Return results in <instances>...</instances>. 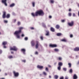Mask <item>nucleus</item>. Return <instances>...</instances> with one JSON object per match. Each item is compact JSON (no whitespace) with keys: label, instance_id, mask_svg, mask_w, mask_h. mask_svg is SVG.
Returning <instances> with one entry per match:
<instances>
[{"label":"nucleus","instance_id":"nucleus-1","mask_svg":"<svg viewBox=\"0 0 79 79\" xmlns=\"http://www.w3.org/2000/svg\"><path fill=\"white\" fill-rule=\"evenodd\" d=\"M31 15L33 17H35V16H38L39 15V16H44V12L43 10H40L37 11L35 12V14L34 13H32Z\"/></svg>","mask_w":79,"mask_h":79},{"label":"nucleus","instance_id":"nucleus-2","mask_svg":"<svg viewBox=\"0 0 79 79\" xmlns=\"http://www.w3.org/2000/svg\"><path fill=\"white\" fill-rule=\"evenodd\" d=\"M19 31H16L14 33V34L16 35V37L17 39L20 38V36L19 34L21 33V31L23 29V27H20L19 28Z\"/></svg>","mask_w":79,"mask_h":79},{"label":"nucleus","instance_id":"nucleus-3","mask_svg":"<svg viewBox=\"0 0 79 79\" xmlns=\"http://www.w3.org/2000/svg\"><path fill=\"white\" fill-rule=\"evenodd\" d=\"M6 12L5 11L3 12V15H2V17L3 18H9L10 17V15L9 14H8L6 16Z\"/></svg>","mask_w":79,"mask_h":79},{"label":"nucleus","instance_id":"nucleus-4","mask_svg":"<svg viewBox=\"0 0 79 79\" xmlns=\"http://www.w3.org/2000/svg\"><path fill=\"white\" fill-rule=\"evenodd\" d=\"M13 73L15 77H18V76H19V74L18 72H16L15 71H14L13 72Z\"/></svg>","mask_w":79,"mask_h":79},{"label":"nucleus","instance_id":"nucleus-5","mask_svg":"<svg viewBox=\"0 0 79 79\" xmlns=\"http://www.w3.org/2000/svg\"><path fill=\"white\" fill-rule=\"evenodd\" d=\"M10 50H14V51H17L18 49L16 47L14 46L12 48H10Z\"/></svg>","mask_w":79,"mask_h":79},{"label":"nucleus","instance_id":"nucleus-6","mask_svg":"<svg viewBox=\"0 0 79 79\" xmlns=\"http://www.w3.org/2000/svg\"><path fill=\"white\" fill-rule=\"evenodd\" d=\"M36 45H35V48L37 49L39 48V42L36 41L35 42Z\"/></svg>","mask_w":79,"mask_h":79},{"label":"nucleus","instance_id":"nucleus-7","mask_svg":"<svg viewBox=\"0 0 79 79\" xmlns=\"http://www.w3.org/2000/svg\"><path fill=\"white\" fill-rule=\"evenodd\" d=\"M6 0H2V2L3 3L5 6H7V3H6Z\"/></svg>","mask_w":79,"mask_h":79},{"label":"nucleus","instance_id":"nucleus-8","mask_svg":"<svg viewBox=\"0 0 79 79\" xmlns=\"http://www.w3.org/2000/svg\"><path fill=\"white\" fill-rule=\"evenodd\" d=\"M68 24L69 26H73L74 25V22L72 21L70 23H68Z\"/></svg>","mask_w":79,"mask_h":79},{"label":"nucleus","instance_id":"nucleus-9","mask_svg":"<svg viewBox=\"0 0 79 79\" xmlns=\"http://www.w3.org/2000/svg\"><path fill=\"white\" fill-rule=\"evenodd\" d=\"M21 51L22 53L25 55L26 54V49H22L21 50Z\"/></svg>","mask_w":79,"mask_h":79},{"label":"nucleus","instance_id":"nucleus-10","mask_svg":"<svg viewBox=\"0 0 79 79\" xmlns=\"http://www.w3.org/2000/svg\"><path fill=\"white\" fill-rule=\"evenodd\" d=\"M49 46L50 47H52L53 48L54 47H57V45H56V44H50Z\"/></svg>","mask_w":79,"mask_h":79},{"label":"nucleus","instance_id":"nucleus-11","mask_svg":"<svg viewBox=\"0 0 79 79\" xmlns=\"http://www.w3.org/2000/svg\"><path fill=\"white\" fill-rule=\"evenodd\" d=\"M73 79H77L78 77H77V75L76 74H74L73 77Z\"/></svg>","mask_w":79,"mask_h":79},{"label":"nucleus","instance_id":"nucleus-12","mask_svg":"<svg viewBox=\"0 0 79 79\" xmlns=\"http://www.w3.org/2000/svg\"><path fill=\"white\" fill-rule=\"evenodd\" d=\"M37 68L39 69H43V68H44V67L43 66L38 65L37 66Z\"/></svg>","mask_w":79,"mask_h":79},{"label":"nucleus","instance_id":"nucleus-13","mask_svg":"<svg viewBox=\"0 0 79 79\" xmlns=\"http://www.w3.org/2000/svg\"><path fill=\"white\" fill-rule=\"evenodd\" d=\"M74 51L77 52V51H79V48L77 47L74 49Z\"/></svg>","mask_w":79,"mask_h":79},{"label":"nucleus","instance_id":"nucleus-14","mask_svg":"<svg viewBox=\"0 0 79 79\" xmlns=\"http://www.w3.org/2000/svg\"><path fill=\"white\" fill-rule=\"evenodd\" d=\"M60 27V26L59 25H57L56 26V28L57 29H59Z\"/></svg>","mask_w":79,"mask_h":79},{"label":"nucleus","instance_id":"nucleus-15","mask_svg":"<svg viewBox=\"0 0 79 79\" xmlns=\"http://www.w3.org/2000/svg\"><path fill=\"white\" fill-rule=\"evenodd\" d=\"M31 46L32 47H33L35 45V43H34V41H32L31 42Z\"/></svg>","mask_w":79,"mask_h":79},{"label":"nucleus","instance_id":"nucleus-16","mask_svg":"<svg viewBox=\"0 0 79 79\" xmlns=\"http://www.w3.org/2000/svg\"><path fill=\"white\" fill-rule=\"evenodd\" d=\"M7 44V42H6L4 41L2 42V45L3 46H5Z\"/></svg>","mask_w":79,"mask_h":79},{"label":"nucleus","instance_id":"nucleus-17","mask_svg":"<svg viewBox=\"0 0 79 79\" xmlns=\"http://www.w3.org/2000/svg\"><path fill=\"white\" fill-rule=\"evenodd\" d=\"M15 5V3H12L10 6V7H13Z\"/></svg>","mask_w":79,"mask_h":79},{"label":"nucleus","instance_id":"nucleus-18","mask_svg":"<svg viewBox=\"0 0 79 79\" xmlns=\"http://www.w3.org/2000/svg\"><path fill=\"white\" fill-rule=\"evenodd\" d=\"M63 65V63L61 62H59L58 63V66H62V65Z\"/></svg>","mask_w":79,"mask_h":79},{"label":"nucleus","instance_id":"nucleus-19","mask_svg":"<svg viewBox=\"0 0 79 79\" xmlns=\"http://www.w3.org/2000/svg\"><path fill=\"white\" fill-rule=\"evenodd\" d=\"M61 41L62 42H67V40H66V39H63L61 40Z\"/></svg>","mask_w":79,"mask_h":79},{"label":"nucleus","instance_id":"nucleus-20","mask_svg":"<svg viewBox=\"0 0 79 79\" xmlns=\"http://www.w3.org/2000/svg\"><path fill=\"white\" fill-rule=\"evenodd\" d=\"M32 5L33 7H35V2H32Z\"/></svg>","mask_w":79,"mask_h":79},{"label":"nucleus","instance_id":"nucleus-21","mask_svg":"<svg viewBox=\"0 0 79 79\" xmlns=\"http://www.w3.org/2000/svg\"><path fill=\"white\" fill-rule=\"evenodd\" d=\"M51 30L52 32H55V29L52 27L51 28Z\"/></svg>","mask_w":79,"mask_h":79},{"label":"nucleus","instance_id":"nucleus-22","mask_svg":"<svg viewBox=\"0 0 79 79\" xmlns=\"http://www.w3.org/2000/svg\"><path fill=\"white\" fill-rule=\"evenodd\" d=\"M46 35H49V31H46Z\"/></svg>","mask_w":79,"mask_h":79},{"label":"nucleus","instance_id":"nucleus-23","mask_svg":"<svg viewBox=\"0 0 79 79\" xmlns=\"http://www.w3.org/2000/svg\"><path fill=\"white\" fill-rule=\"evenodd\" d=\"M8 58L9 59H11L12 58H13V56L10 55V56H9L8 57Z\"/></svg>","mask_w":79,"mask_h":79},{"label":"nucleus","instance_id":"nucleus-24","mask_svg":"<svg viewBox=\"0 0 79 79\" xmlns=\"http://www.w3.org/2000/svg\"><path fill=\"white\" fill-rule=\"evenodd\" d=\"M69 68H71V63H69L68 64Z\"/></svg>","mask_w":79,"mask_h":79},{"label":"nucleus","instance_id":"nucleus-25","mask_svg":"<svg viewBox=\"0 0 79 79\" xmlns=\"http://www.w3.org/2000/svg\"><path fill=\"white\" fill-rule=\"evenodd\" d=\"M57 36H61V33H58L57 34Z\"/></svg>","mask_w":79,"mask_h":79},{"label":"nucleus","instance_id":"nucleus-26","mask_svg":"<svg viewBox=\"0 0 79 79\" xmlns=\"http://www.w3.org/2000/svg\"><path fill=\"white\" fill-rule=\"evenodd\" d=\"M54 77L55 79H58V75H55Z\"/></svg>","mask_w":79,"mask_h":79},{"label":"nucleus","instance_id":"nucleus-27","mask_svg":"<svg viewBox=\"0 0 79 79\" xmlns=\"http://www.w3.org/2000/svg\"><path fill=\"white\" fill-rule=\"evenodd\" d=\"M42 26L44 27H46V25H45V24H44V23H42Z\"/></svg>","mask_w":79,"mask_h":79},{"label":"nucleus","instance_id":"nucleus-28","mask_svg":"<svg viewBox=\"0 0 79 79\" xmlns=\"http://www.w3.org/2000/svg\"><path fill=\"white\" fill-rule=\"evenodd\" d=\"M61 67L60 66H59L58 68H57V69H58V70H61Z\"/></svg>","mask_w":79,"mask_h":79},{"label":"nucleus","instance_id":"nucleus-29","mask_svg":"<svg viewBox=\"0 0 79 79\" xmlns=\"http://www.w3.org/2000/svg\"><path fill=\"white\" fill-rule=\"evenodd\" d=\"M40 39L42 40H44V37H43V36H41L40 37Z\"/></svg>","mask_w":79,"mask_h":79},{"label":"nucleus","instance_id":"nucleus-30","mask_svg":"<svg viewBox=\"0 0 79 79\" xmlns=\"http://www.w3.org/2000/svg\"><path fill=\"white\" fill-rule=\"evenodd\" d=\"M69 73H73V69H70L69 71Z\"/></svg>","mask_w":79,"mask_h":79},{"label":"nucleus","instance_id":"nucleus-31","mask_svg":"<svg viewBox=\"0 0 79 79\" xmlns=\"http://www.w3.org/2000/svg\"><path fill=\"white\" fill-rule=\"evenodd\" d=\"M68 15L69 16H71L72 15V13H69Z\"/></svg>","mask_w":79,"mask_h":79},{"label":"nucleus","instance_id":"nucleus-32","mask_svg":"<svg viewBox=\"0 0 79 79\" xmlns=\"http://www.w3.org/2000/svg\"><path fill=\"white\" fill-rule=\"evenodd\" d=\"M50 2L51 3H54V1L53 0H51Z\"/></svg>","mask_w":79,"mask_h":79},{"label":"nucleus","instance_id":"nucleus-33","mask_svg":"<svg viewBox=\"0 0 79 79\" xmlns=\"http://www.w3.org/2000/svg\"><path fill=\"white\" fill-rule=\"evenodd\" d=\"M61 60H62L61 57H59L58 58V60H59V61H61Z\"/></svg>","mask_w":79,"mask_h":79},{"label":"nucleus","instance_id":"nucleus-34","mask_svg":"<svg viewBox=\"0 0 79 79\" xmlns=\"http://www.w3.org/2000/svg\"><path fill=\"white\" fill-rule=\"evenodd\" d=\"M54 50L55 51V52H58V51H59L58 49L56 48Z\"/></svg>","mask_w":79,"mask_h":79},{"label":"nucleus","instance_id":"nucleus-35","mask_svg":"<svg viewBox=\"0 0 79 79\" xmlns=\"http://www.w3.org/2000/svg\"><path fill=\"white\" fill-rule=\"evenodd\" d=\"M45 71H48V68L46 67L45 68Z\"/></svg>","mask_w":79,"mask_h":79},{"label":"nucleus","instance_id":"nucleus-36","mask_svg":"<svg viewBox=\"0 0 79 79\" xmlns=\"http://www.w3.org/2000/svg\"><path fill=\"white\" fill-rule=\"evenodd\" d=\"M43 74H44V75H45V76H46V75H47V73L45 72H43Z\"/></svg>","mask_w":79,"mask_h":79},{"label":"nucleus","instance_id":"nucleus-37","mask_svg":"<svg viewBox=\"0 0 79 79\" xmlns=\"http://www.w3.org/2000/svg\"><path fill=\"white\" fill-rule=\"evenodd\" d=\"M17 24L18 26H19V25L21 24V23L20 22H19L17 23Z\"/></svg>","mask_w":79,"mask_h":79},{"label":"nucleus","instance_id":"nucleus-38","mask_svg":"<svg viewBox=\"0 0 79 79\" xmlns=\"http://www.w3.org/2000/svg\"><path fill=\"white\" fill-rule=\"evenodd\" d=\"M25 40H28V38L27 37H26L25 38Z\"/></svg>","mask_w":79,"mask_h":79},{"label":"nucleus","instance_id":"nucleus-39","mask_svg":"<svg viewBox=\"0 0 79 79\" xmlns=\"http://www.w3.org/2000/svg\"><path fill=\"white\" fill-rule=\"evenodd\" d=\"M70 37H71V38H72V37H73V35L72 34H70Z\"/></svg>","mask_w":79,"mask_h":79},{"label":"nucleus","instance_id":"nucleus-40","mask_svg":"<svg viewBox=\"0 0 79 79\" xmlns=\"http://www.w3.org/2000/svg\"><path fill=\"white\" fill-rule=\"evenodd\" d=\"M63 69L64 71H66V68H63Z\"/></svg>","mask_w":79,"mask_h":79},{"label":"nucleus","instance_id":"nucleus-41","mask_svg":"<svg viewBox=\"0 0 79 79\" xmlns=\"http://www.w3.org/2000/svg\"><path fill=\"white\" fill-rule=\"evenodd\" d=\"M4 22L5 23H8V21L6 20H5L4 21Z\"/></svg>","mask_w":79,"mask_h":79},{"label":"nucleus","instance_id":"nucleus-42","mask_svg":"<svg viewBox=\"0 0 79 79\" xmlns=\"http://www.w3.org/2000/svg\"><path fill=\"white\" fill-rule=\"evenodd\" d=\"M65 21V20H61V22H62V23H64V22Z\"/></svg>","mask_w":79,"mask_h":79},{"label":"nucleus","instance_id":"nucleus-43","mask_svg":"<svg viewBox=\"0 0 79 79\" xmlns=\"http://www.w3.org/2000/svg\"><path fill=\"white\" fill-rule=\"evenodd\" d=\"M22 61L24 62V63L26 62V60H22Z\"/></svg>","mask_w":79,"mask_h":79},{"label":"nucleus","instance_id":"nucleus-44","mask_svg":"<svg viewBox=\"0 0 79 79\" xmlns=\"http://www.w3.org/2000/svg\"><path fill=\"white\" fill-rule=\"evenodd\" d=\"M73 16H76V14H75V13H73Z\"/></svg>","mask_w":79,"mask_h":79},{"label":"nucleus","instance_id":"nucleus-45","mask_svg":"<svg viewBox=\"0 0 79 79\" xmlns=\"http://www.w3.org/2000/svg\"><path fill=\"white\" fill-rule=\"evenodd\" d=\"M35 55H38V52H37L36 51V52H35Z\"/></svg>","mask_w":79,"mask_h":79},{"label":"nucleus","instance_id":"nucleus-46","mask_svg":"<svg viewBox=\"0 0 79 79\" xmlns=\"http://www.w3.org/2000/svg\"><path fill=\"white\" fill-rule=\"evenodd\" d=\"M30 29L32 30H34V28L33 27H30Z\"/></svg>","mask_w":79,"mask_h":79},{"label":"nucleus","instance_id":"nucleus-47","mask_svg":"<svg viewBox=\"0 0 79 79\" xmlns=\"http://www.w3.org/2000/svg\"><path fill=\"white\" fill-rule=\"evenodd\" d=\"M60 79H64V77H62L60 78Z\"/></svg>","mask_w":79,"mask_h":79},{"label":"nucleus","instance_id":"nucleus-48","mask_svg":"<svg viewBox=\"0 0 79 79\" xmlns=\"http://www.w3.org/2000/svg\"><path fill=\"white\" fill-rule=\"evenodd\" d=\"M16 21V19H14V23H15Z\"/></svg>","mask_w":79,"mask_h":79},{"label":"nucleus","instance_id":"nucleus-49","mask_svg":"<svg viewBox=\"0 0 79 79\" xmlns=\"http://www.w3.org/2000/svg\"><path fill=\"white\" fill-rule=\"evenodd\" d=\"M2 53V51L0 49V54H1V53Z\"/></svg>","mask_w":79,"mask_h":79},{"label":"nucleus","instance_id":"nucleus-50","mask_svg":"<svg viewBox=\"0 0 79 79\" xmlns=\"http://www.w3.org/2000/svg\"><path fill=\"white\" fill-rule=\"evenodd\" d=\"M24 34H22V37H24Z\"/></svg>","mask_w":79,"mask_h":79},{"label":"nucleus","instance_id":"nucleus-51","mask_svg":"<svg viewBox=\"0 0 79 79\" xmlns=\"http://www.w3.org/2000/svg\"><path fill=\"white\" fill-rule=\"evenodd\" d=\"M65 79H68V77H65Z\"/></svg>","mask_w":79,"mask_h":79},{"label":"nucleus","instance_id":"nucleus-52","mask_svg":"<svg viewBox=\"0 0 79 79\" xmlns=\"http://www.w3.org/2000/svg\"><path fill=\"white\" fill-rule=\"evenodd\" d=\"M49 18H50V19L52 18V16H49Z\"/></svg>","mask_w":79,"mask_h":79},{"label":"nucleus","instance_id":"nucleus-53","mask_svg":"<svg viewBox=\"0 0 79 79\" xmlns=\"http://www.w3.org/2000/svg\"><path fill=\"white\" fill-rule=\"evenodd\" d=\"M12 15H15V13L14 12H13L12 13Z\"/></svg>","mask_w":79,"mask_h":79},{"label":"nucleus","instance_id":"nucleus-54","mask_svg":"<svg viewBox=\"0 0 79 79\" xmlns=\"http://www.w3.org/2000/svg\"><path fill=\"white\" fill-rule=\"evenodd\" d=\"M69 11H71V9H69Z\"/></svg>","mask_w":79,"mask_h":79},{"label":"nucleus","instance_id":"nucleus-55","mask_svg":"<svg viewBox=\"0 0 79 79\" xmlns=\"http://www.w3.org/2000/svg\"><path fill=\"white\" fill-rule=\"evenodd\" d=\"M48 67H49V68H51V66L50 65H48Z\"/></svg>","mask_w":79,"mask_h":79},{"label":"nucleus","instance_id":"nucleus-56","mask_svg":"<svg viewBox=\"0 0 79 79\" xmlns=\"http://www.w3.org/2000/svg\"><path fill=\"white\" fill-rule=\"evenodd\" d=\"M3 48H6V47L5 46H4Z\"/></svg>","mask_w":79,"mask_h":79},{"label":"nucleus","instance_id":"nucleus-57","mask_svg":"<svg viewBox=\"0 0 79 79\" xmlns=\"http://www.w3.org/2000/svg\"><path fill=\"white\" fill-rule=\"evenodd\" d=\"M11 53L12 54H13V53H14V52H11Z\"/></svg>","mask_w":79,"mask_h":79},{"label":"nucleus","instance_id":"nucleus-58","mask_svg":"<svg viewBox=\"0 0 79 79\" xmlns=\"http://www.w3.org/2000/svg\"><path fill=\"white\" fill-rule=\"evenodd\" d=\"M56 63H54V65H56Z\"/></svg>","mask_w":79,"mask_h":79},{"label":"nucleus","instance_id":"nucleus-59","mask_svg":"<svg viewBox=\"0 0 79 79\" xmlns=\"http://www.w3.org/2000/svg\"><path fill=\"white\" fill-rule=\"evenodd\" d=\"M49 78H51V76H49Z\"/></svg>","mask_w":79,"mask_h":79},{"label":"nucleus","instance_id":"nucleus-60","mask_svg":"<svg viewBox=\"0 0 79 79\" xmlns=\"http://www.w3.org/2000/svg\"><path fill=\"white\" fill-rule=\"evenodd\" d=\"M5 75L6 76V75H7V73H5Z\"/></svg>","mask_w":79,"mask_h":79},{"label":"nucleus","instance_id":"nucleus-61","mask_svg":"<svg viewBox=\"0 0 79 79\" xmlns=\"http://www.w3.org/2000/svg\"><path fill=\"white\" fill-rule=\"evenodd\" d=\"M78 15L79 16V11H78Z\"/></svg>","mask_w":79,"mask_h":79},{"label":"nucleus","instance_id":"nucleus-62","mask_svg":"<svg viewBox=\"0 0 79 79\" xmlns=\"http://www.w3.org/2000/svg\"><path fill=\"white\" fill-rule=\"evenodd\" d=\"M77 64H79V61L78 62Z\"/></svg>","mask_w":79,"mask_h":79},{"label":"nucleus","instance_id":"nucleus-63","mask_svg":"<svg viewBox=\"0 0 79 79\" xmlns=\"http://www.w3.org/2000/svg\"><path fill=\"white\" fill-rule=\"evenodd\" d=\"M1 79H5V78H1Z\"/></svg>","mask_w":79,"mask_h":79},{"label":"nucleus","instance_id":"nucleus-64","mask_svg":"<svg viewBox=\"0 0 79 79\" xmlns=\"http://www.w3.org/2000/svg\"><path fill=\"white\" fill-rule=\"evenodd\" d=\"M1 32H0V35H1Z\"/></svg>","mask_w":79,"mask_h":79}]
</instances>
